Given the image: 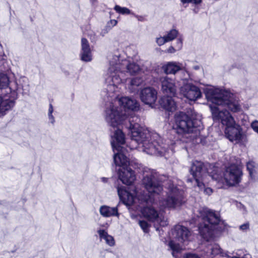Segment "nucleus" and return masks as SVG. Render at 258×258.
Segmentation results:
<instances>
[{
	"mask_svg": "<svg viewBox=\"0 0 258 258\" xmlns=\"http://www.w3.org/2000/svg\"><path fill=\"white\" fill-rule=\"evenodd\" d=\"M206 98L213 105L210 106L214 120L217 121L225 126L226 137L231 142L240 143L244 138L241 126L236 123L234 118L226 109V107L232 112L241 111V106L236 96L229 91L214 87L205 90Z\"/></svg>",
	"mask_w": 258,
	"mask_h": 258,
	"instance_id": "1",
	"label": "nucleus"
},
{
	"mask_svg": "<svg viewBox=\"0 0 258 258\" xmlns=\"http://www.w3.org/2000/svg\"><path fill=\"white\" fill-rule=\"evenodd\" d=\"M140 118L136 116L128 118V126L131 134V149L138 148L147 154L165 156L173 153L172 146L163 143V139L156 133H151L143 129L139 124Z\"/></svg>",
	"mask_w": 258,
	"mask_h": 258,
	"instance_id": "2",
	"label": "nucleus"
},
{
	"mask_svg": "<svg viewBox=\"0 0 258 258\" xmlns=\"http://www.w3.org/2000/svg\"><path fill=\"white\" fill-rule=\"evenodd\" d=\"M110 66L105 78L106 89L107 93L112 97H116L123 87V79L121 78L125 73L131 75L137 74L140 71V66L136 63H131L127 59H120L116 53L108 56Z\"/></svg>",
	"mask_w": 258,
	"mask_h": 258,
	"instance_id": "3",
	"label": "nucleus"
},
{
	"mask_svg": "<svg viewBox=\"0 0 258 258\" xmlns=\"http://www.w3.org/2000/svg\"><path fill=\"white\" fill-rule=\"evenodd\" d=\"M143 184L150 195H145L133 190V192L126 190L123 187H118L117 192L120 199L127 205H132L137 201L140 203H152V196L158 195L163 190V186L158 181L157 173L154 170L148 169L144 172Z\"/></svg>",
	"mask_w": 258,
	"mask_h": 258,
	"instance_id": "4",
	"label": "nucleus"
},
{
	"mask_svg": "<svg viewBox=\"0 0 258 258\" xmlns=\"http://www.w3.org/2000/svg\"><path fill=\"white\" fill-rule=\"evenodd\" d=\"M121 91V89L120 90ZM121 91L116 97H112L107 93L105 89L106 96L109 100L114 101L110 103L105 111V119L108 124L115 130L119 129L118 126L121 124L127 118L126 110H136L139 107L138 102L133 98L123 97L118 98Z\"/></svg>",
	"mask_w": 258,
	"mask_h": 258,
	"instance_id": "5",
	"label": "nucleus"
},
{
	"mask_svg": "<svg viewBox=\"0 0 258 258\" xmlns=\"http://www.w3.org/2000/svg\"><path fill=\"white\" fill-rule=\"evenodd\" d=\"M190 172L197 185L200 190H203L204 192L207 195H210L213 192L211 188L206 187V184L210 182V179L215 180L218 182L222 181V177L219 174L220 169L218 168L209 165L208 169L201 161H195L192 163Z\"/></svg>",
	"mask_w": 258,
	"mask_h": 258,
	"instance_id": "6",
	"label": "nucleus"
},
{
	"mask_svg": "<svg viewBox=\"0 0 258 258\" xmlns=\"http://www.w3.org/2000/svg\"><path fill=\"white\" fill-rule=\"evenodd\" d=\"M199 215L204 220V224L199 227V231L202 237L207 241L213 239L215 231L219 229L218 225L221 221L218 214L207 208H202L199 210Z\"/></svg>",
	"mask_w": 258,
	"mask_h": 258,
	"instance_id": "7",
	"label": "nucleus"
},
{
	"mask_svg": "<svg viewBox=\"0 0 258 258\" xmlns=\"http://www.w3.org/2000/svg\"><path fill=\"white\" fill-rule=\"evenodd\" d=\"M202 122L200 119H191L185 113L180 112L176 113L174 117L173 129L178 134H181L186 138H194L192 134L196 133L197 127H200Z\"/></svg>",
	"mask_w": 258,
	"mask_h": 258,
	"instance_id": "8",
	"label": "nucleus"
},
{
	"mask_svg": "<svg viewBox=\"0 0 258 258\" xmlns=\"http://www.w3.org/2000/svg\"><path fill=\"white\" fill-rule=\"evenodd\" d=\"M111 144L114 154V162L120 168L130 167L128 159L123 153L122 146L125 143L124 135L120 129L115 130L111 136Z\"/></svg>",
	"mask_w": 258,
	"mask_h": 258,
	"instance_id": "9",
	"label": "nucleus"
},
{
	"mask_svg": "<svg viewBox=\"0 0 258 258\" xmlns=\"http://www.w3.org/2000/svg\"><path fill=\"white\" fill-rule=\"evenodd\" d=\"M173 235L175 240H171L168 244L170 249L172 250V255L176 257V254L182 249L180 243H183L188 241L190 232L185 227L178 225H176L173 231Z\"/></svg>",
	"mask_w": 258,
	"mask_h": 258,
	"instance_id": "10",
	"label": "nucleus"
},
{
	"mask_svg": "<svg viewBox=\"0 0 258 258\" xmlns=\"http://www.w3.org/2000/svg\"><path fill=\"white\" fill-rule=\"evenodd\" d=\"M242 167V164L239 160L236 164H232L226 169L223 175L227 185L235 186L241 182L243 175Z\"/></svg>",
	"mask_w": 258,
	"mask_h": 258,
	"instance_id": "11",
	"label": "nucleus"
},
{
	"mask_svg": "<svg viewBox=\"0 0 258 258\" xmlns=\"http://www.w3.org/2000/svg\"><path fill=\"white\" fill-rule=\"evenodd\" d=\"M168 188L169 193L165 200L160 202V205L164 208L175 209L180 206L183 203V199L180 191L172 183L169 185Z\"/></svg>",
	"mask_w": 258,
	"mask_h": 258,
	"instance_id": "12",
	"label": "nucleus"
},
{
	"mask_svg": "<svg viewBox=\"0 0 258 258\" xmlns=\"http://www.w3.org/2000/svg\"><path fill=\"white\" fill-rule=\"evenodd\" d=\"M19 88L17 81H10L7 75L0 74V89L6 90L7 94H11V96H8V98L14 101L17 97V91Z\"/></svg>",
	"mask_w": 258,
	"mask_h": 258,
	"instance_id": "13",
	"label": "nucleus"
},
{
	"mask_svg": "<svg viewBox=\"0 0 258 258\" xmlns=\"http://www.w3.org/2000/svg\"><path fill=\"white\" fill-rule=\"evenodd\" d=\"M180 93L191 101H195L202 97L200 89L191 83L184 84L180 89Z\"/></svg>",
	"mask_w": 258,
	"mask_h": 258,
	"instance_id": "14",
	"label": "nucleus"
},
{
	"mask_svg": "<svg viewBox=\"0 0 258 258\" xmlns=\"http://www.w3.org/2000/svg\"><path fill=\"white\" fill-rule=\"evenodd\" d=\"M142 213L144 217L149 221L156 222L161 226H165L167 224V221L164 218L162 219L159 216L157 211L153 207H144L142 211Z\"/></svg>",
	"mask_w": 258,
	"mask_h": 258,
	"instance_id": "15",
	"label": "nucleus"
},
{
	"mask_svg": "<svg viewBox=\"0 0 258 258\" xmlns=\"http://www.w3.org/2000/svg\"><path fill=\"white\" fill-rule=\"evenodd\" d=\"M161 91L166 95L174 96L176 92L174 81L167 77L160 79Z\"/></svg>",
	"mask_w": 258,
	"mask_h": 258,
	"instance_id": "16",
	"label": "nucleus"
},
{
	"mask_svg": "<svg viewBox=\"0 0 258 258\" xmlns=\"http://www.w3.org/2000/svg\"><path fill=\"white\" fill-rule=\"evenodd\" d=\"M157 97V91L152 87L145 88L141 90L140 93L142 101L149 106H152L155 103Z\"/></svg>",
	"mask_w": 258,
	"mask_h": 258,
	"instance_id": "17",
	"label": "nucleus"
},
{
	"mask_svg": "<svg viewBox=\"0 0 258 258\" xmlns=\"http://www.w3.org/2000/svg\"><path fill=\"white\" fill-rule=\"evenodd\" d=\"M119 179L125 184H132L136 179L134 171L130 167L119 168L118 170Z\"/></svg>",
	"mask_w": 258,
	"mask_h": 258,
	"instance_id": "18",
	"label": "nucleus"
},
{
	"mask_svg": "<svg viewBox=\"0 0 258 258\" xmlns=\"http://www.w3.org/2000/svg\"><path fill=\"white\" fill-rule=\"evenodd\" d=\"M159 103L162 107L169 111H174L177 107L175 101L172 96L169 95L162 97L159 100Z\"/></svg>",
	"mask_w": 258,
	"mask_h": 258,
	"instance_id": "19",
	"label": "nucleus"
},
{
	"mask_svg": "<svg viewBox=\"0 0 258 258\" xmlns=\"http://www.w3.org/2000/svg\"><path fill=\"white\" fill-rule=\"evenodd\" d=\"M178 34L177 30L173 29L167 32L163 36L156 38V42L159 46H162L166 43L170 42L176 38Z\"/></svg>",
	"mask_w": 258,
	"mask_h": 258,
	"instance_id": "20",
	"label": "nucleus"
},
{
	"mask_svg": "<svg viewBox=\"0 0 258 258\" xmlns=\"http://www.w3.org/2000/svg\"><path fill=\"white\" fill-rule=\"evenodd\" d=\"M15 102L7 96H0V116L4 115L6 112L14 106Z\"/></svg>",
	"mask_w": 258,
	"mask_h": 258,
	"instance_id": "21",
	"label": "nucleus"
},
{
	"mask_svg": "<svg viewBox=\"0 0 258 258\" xmlns=\"http://www.w3.org/2000/svg\"><path fill=\"white\" fill-rule=\"evenodd\" d=\"M246 168L250 179L253 181H256L258 178V165L253 161H249L246 163Z\"/></svg>",
	"mask_w": 258,
	"mask_h": 258,
	"instance_id": "22",
	"label": "nucleus"
},
{
	"mask_svg": "<svg viewBox=\"0 0 258 258\" xmlns=\"http://www.w3.org/2000/svg\"><path fill=\"white\" fill-rule=\"evenodd\" d=\"M100 214L105 217L111 216H119V213L116 207H110L107 206H102L99 209Z\"/></svg>",
	"mask_w": 258,
	"mask_h": 258,
	"instance_id": "23",
	"label": "nucleus"
},
{
	"mask_svg": "<svg viewBox=\"0 0 258 258\" xmlns=\"http://www.w3.org/2000/svg\"><path fill=\"white\" fill-rule=\"evenodd\" d=\"M101 239H104L105 243L110 246H113L115 245V240L114 238L109 235L104 230L99 229L97 231Z\"/></svg>",
	"mask_w": 258,
	"mask_h": 258,
	"instance_id": "24",
	"label": "nucleus"
},
{
	"mask_svg": "<svg viewBox=\"0 0 258 258\" xmlns=\"http://www.w3.org/2000/svg\"><path fill=\"white\" fill-rule=\"evenodd\" d=\"M165 73L167 74H175L180 70L181 67L175 62H169L162 67Z\"/></svg>",
	"mask_w": 258,
	"mask_h": 258,
	"instance_id": "25",
	"label": "nucleus"
},
{
	"mask_svg": "<svg viewBox=\"0 0 258 258\" xmlns=\"http://www.w3.org/2000/svg\"><path fill=\"white\" fill-rule=\"evenodd\" d=\"M81 60L88 62L90 61L92 59V54L91 49H83L80 53Z\"/></svg>",
	"mask_w": 258,
	"mask_h": 258,
	"instance_id": "26",
	"label": "nucleus"
},
{
	"mask_svg": "<svg viewBox=\"0 0 258 258\" xmlns=\"http://www.w3.org/2000/svg\"><path fill=\"white\" fill-rule=\"evenodd\" d=\"M143 83V80L140 78H135L133 79L130 83V89L132 91H135L136 87L141 85Z\"/></svg>",
	"mask_w": 258,
	"mask_h": 258,
	"instance_id": "27",
	"label": "nucleus"
},
{
	"mask_svg": "<svg viewBox=\"0 0 258 258\" xmlns=\"http://www.w3.org/2000/svg\"><path fill=\"white\" fill-rule=\"evenodd\" d=\"M114 10L118 13L122 15L133 14L131 10L126 7H121L118 5L115 6Z\"/></svg>",
	"mask_w": 258,
	"mask_h": 258,
	"instance_id": "28",
	"label": "nucleus"
},
{
	"mask_svg": "<svg viewBox=\"0 0 258 258\" xmlns=\"http://www.w3.org/2000/svg\"><path fill=\"white\" fill-rule=\"evenodd\" d=\"M211 253L213 255L222 254L223 256L224 255L223 250L221 248L218 244H214L211 248ZM226 255V253H225Z\"/></svg>",
	"mask_w": 258,
	"mask_h": 258,
	"instance_id": "29",
	"label": "nucleus"
},
{
	"mask_svg": "<svg viewBox=\"0 0 258 258\" xmlns=\"http://www.w3.org/2000/svg\"><path fill=\"white\" fill-rule=\"evenodd\" d=\"M17 81V80H16ZM18 86L19 89H24V87L28 86V79L25 77L21 78L19 80H17Z\"/></svg>",
	"mask_w": 258,
	"mask_h": 258,
	"instance_id": "30",
	"label": "nucleus"
},
{
	"mask_svg": "<svg viewBox=\"0 0 258 258\" xmlns=\"http://www.w3.org/2000/svg\"><path fill=\"white\" fill-rule=\"evenodd\" d=\"M139 224L145 232H147L149 229V224L145 221H140Z\"/></svg>",
	"mask_w": 258,
	"mask_h": 258,
	"instance_id": "31",
	"label": "nucleus"
},
{
	"mask_svg": "<svg viewBox=\"0 0 258 258\" xmlns=\"http://www.w3.org/2000/svg\"><path fill=\"white\" fill-rule=\"evenodd\" d=\"M182 4L192 3L195 5H198L202 3V0H180Z\"/></svg>",
	"mask_w": 258,
	"mask_h": 258,
	"instance_id": "32",
	"label": "nucleus"
},
{
	"mask_svg": "<svg viewBox=\"0 0 258 258\" xmlns=\"http://www.w3.org/2000/svg\"><path fill=\"white\" fill-rule=\"evenodd\" d=\"M251 127L253 130L258 134V120H254L251 123Z\"/></svg>",
	"mask_w": 258,
	"mask_h": 258,
	"instance_id": "33",
	"label": "nucleus"
},
{
	"mask_svg": "<svg viewBox=\"0 0 258 258\" xmlns=\"http://www.w3.org/2000/svg\"><path fill=\"white\" fill-rule=\"evenodd\" d=\"M82 48H88L89 47L88 40L86 38H82L81 41Z\"/></svg>",
	"mask_w": 258,
	"mask_h": 258,
	"instance_id": "34",
	"label": "nucleus"
},
{
	"mask_svg": "<svg viewBox=\"0 0 258 258\" xmlns=\"http://www.w3.org/2000/svg\"><path fill=\"white\" fill-rule=\"evenodd\" d=\"M249 224L248 222L245 223L239 226L240 230H241L242 231H246L248 229H249Z\"/></svg>",
	"mask_w": 258,
	"mask_h": 258,
	"instance_id": "35",
	"label": "nucleus"
},
{
	"mask_svg": "<svg viewBox=\"0 0 258 258\" xmlns=\"http://www.w3.org/2000/svg\"><path fill=\"white\" fill-rule=\"evenodd\" d=\"M176 257H174L175 258H177L178 256L176 255ZM183 258H200L197 255L195 254H192V253H187L185 254Z\"/></svg>",
	"mask_w": 258,
	"mask_h": 258,
	"instance_id": "36",
	"label": "nucleus"
},
{
	"mask_svg": "<svg viewBox=\"0 0 258 258\" xmlns=\"http://www.w3.org/2000/svg\"><path fill=\"white\" fill-rule=\"evenodd\" d=\"M111 29V27H110V26H106L105 28L102 30L101 34L102 36H104L105 34L109 32V31Z\"/></svg>",
	"mask_w": 258,
	"mask_h": 258,
	"instance_id": "37",
	"label": "nucleus"
},
{
	"mask_svg": "<svg viewBox=\"0 0 258 258\" xmlns=\"http://www.w3.org/2000/svg\"><path fill=\"white\" fill-rule=\"evenodd\" d=\"M133 15H134V16L137 19V20L139 21H141V22H143V21H144L145 20V18L144 16H139V15H135L134 14H133Z\"/></svg>",
	"mask_w": 258,
	"mask_h": 258,
	"instance_id": "38",
	"label": "nucleus"
},
{
	"mask_svg": "<svg viewBox=\"0 0 258 258\" xmlns=\"http://www.w3.org/2000/svg\"><path fill=\"white\" fill-rule=\"evenodd\" d=\"M117 23V21L115 20H111L109 22H108L107 26H110L111 25V27L115 26Z\"/></svg>",
	"mask_w": 258,
	"mask_h": 258,
	"instance_id": "39",
	"label": "nucleus"
},
{
	"mask_svg": "<svg viewBox=\"0 0 258 258\" xmlns=\"http://www.w3.org/2000/svg\"><path fill=\"white\" fill-rule=\"evenodd\" d=\"M48 117H49V119L50 122L52 123H54V122L55 121V119H54V118L52 114H48Z\"/></svg>",
	"mask_w": 258,
	"mask_h": 258,
	"instance_id": "40",
	"label": "nucleus"
},
{
	"mask_svg": "<svg viewBox=\"0 0 258 258\" xmlns=\"http://www.w3.org/2000/svg\"><path fill=\"white\" fill-rule=\"evenodd\" d=\"M53 111V106L51 104H49V109H48V114H52Z\"/></svg>",
	"mask_w": 258,
	"mask_h": 258,
	"instance_id": "41",
	"label": "nucleus"
},
{
	"mask_svg": "<svg viewBox=\"0 0 258 258\" xmlns=\"http://www.w3.org/2000/svg\"><path fill=\"white\" fill-rule=\"evenodd\" d=\"M178 45L177 47H182V39L179 38L177 40Z\"/></svg>",
	"mask_w": 258,
	"mask_h": 258,
	"instance_id": "42",
	"label": "nucleus"
},
{
	"mask_svg": "<svg viewBox=\"0 0 258 258\" xmlns=\"http://www.w3.org/2000/svg\"><path fill=\"white\" fill-rule=\"evenodd\" d=\"M6 57V56L5 55H3V56L0 55V60L4 61L5 60V58Z\"/></svg>",
	"mask_w": 258,
	"mask_h": 258,
	"instance_id": "43",
	"label": "nucleus"
},
{
	"mask_svg": "<svg viewBox=\"0 0 258 258\" xmlns=\"http://www.w3.org/2000/svg\"><path fill=\"white\" fill-rule=\"evenodd\" d=\"M242 209H243V210L244 211V212H246V208L244 206H242Z\"/></svg>",
	"mask_w": 258,
	"mask_h": 258,
	"instance_id": "44",
	"label": "nucleus"
},
{
	"mask_svg": "<svg viewBox=\"0 0 258 258\" xmlns=\"http://www.w3.org/2000/svg\"><path fill=\"white\" fill-rule=\"evenodd\" d=\"M194 69H195V70H198V69H199V66H195V67H194Z\"/></svg>",
	"mask_w": 258,
	"mask_h": 258,
	"instance_id": "45",
	"label": "nucleus"
},
{
	"mask_svg": "<svg viewBox=\"0 0 258 258\" xmlns=\"http://www.w3.org/2000/svg\"><path fill=\"white\" fill-rule=\"evenodd\" d=\"M187 182H191V181H192V180H191V179H187Z\"/></svg>",
	"mask_w": 258,
	"mask_h": 258,
	"instance_id": "46",
	"label": "nucleus"
},
{
	"mask_svg": "<svg viewBox=\"0 0 258 258\" xmlns=\"http://www.w3.org/2000/svg\"><path fill=\"white\" fill-rule=\"evenodd\" d=\"M102 180H103V181H106V178H102Z\"/></svg>",
	"mask_w": 258,
	"mask_h": 258,
	"instance_id": "47",
	"label": "nucleus"
},
{
	"mask_svg": "<svg viewBox=\"0 0 258 258\" xmlns=\"http://www.w3.org/2000/svg\"><path fill=\"white\" fill-rule=\"evenodd\" d=\"M0 47H2L1 44H0Z\"/></svg>",
	"mask_w": 258,
	"mask_h": 258,
	"instance_id": "48",
	"label": "nucleus"
}]
</instances>
